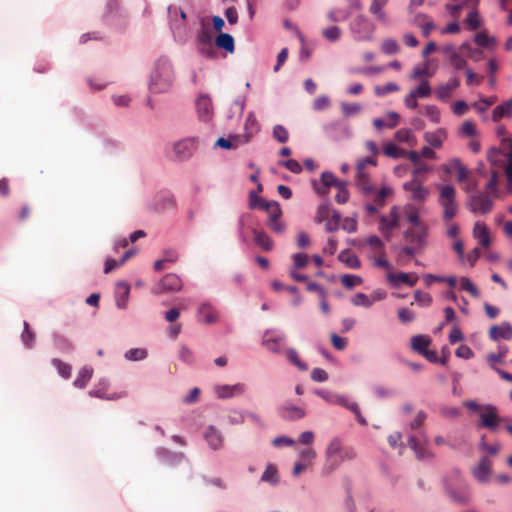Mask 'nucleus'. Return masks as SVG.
Instances as JSON below:
<instances>
[{
    "label": "nucleus",
    "mask_w": 512,
    "mask_h": 512,
    "mask_svg": "<svg viewBox=\"0 0 512 512\" xmlns=\"http://www.w3.org/2000/svg\"><path fill=\"white\" fill-rule=\"evenodd\" d=\"M449 60L455 69H463L467 65L466 60L459 53H453L450 55Z\"/></svg>",
    "instance_id": "obj_62"
},
{
    "label": "nucleus",
    "mask_w": 512,
    "mask_h": 512,
    "mask_svg": "<svg viewBox=\"0 0 512 512\" xmlns=\"http://www.w3.org/2000/svg\"><path fill=\"white\" fill-rule=\"evenodd\" d=\"M427 236V228L424 224L412 226L405 232V238L407 241L416 244L421 248L425 244Z\"/></svg>",
    "instance_id": "obj_15"
},
{
    "label": "nucleus",
    "mask_w": 512,
    "mask_h": 512,
    "mask_svg": "<svg viewBox=\"0 0 512 512\" xmlns=\"http://www.w3.org/2000/svg\"><path fill=\"white\" fill-rule=\"evenodd\" d=\"M386 297V293L384 291H375L370 296L358 293L354 296V305H362L364 307L370 306L375 301L382 300Z\"/></svg>",
    "instance_id": "obj_26"
},
{
    "label": "nucleus",
    "mask_w": 512,
    "mask_h": 512,
    "mask_svg": "<svg viewBox=\"0 0 512 512\" xmlns=\"http://www.w3.org/2000/svg\"><path fill=\"white\" fill-rule=\"evenodd\" d=\"M383 152L385 156L394 159L406 157V151L404 149L399 148L397 145L393 143L384 144Z\"/></svg>",
    "instance_id": "obj_39"
},
{
    "label": "nucleus",
    "mask_w": 512,
    "mask_h": 512,
    "mask_svg": "<svg viewBox=\"0 0 512 512\" xmlns=\"http://www.w3.org/2000/svg\"><path fill=\"white\" fill-rule=\"evenodd\" d=\"M92 374H93L92 368L83 367L79 371L76 379L74 380L73 385L80 389L84 388L87 385V383L90 381V379L92 378Z\"/></svg>",
    "instance_id": "obj_37"
},
{
    "label": "nucleus",
    "mask_w": 512,
    "mask_h": 512,
    "mask_svg": "<svg viewBox=\"0 0 512 512\" xmlns=\"http://www.w3.org/2000/svg\"><path fill=\"white\" fill-rule=\"evenodd\" d=\"M466 206L474 214L486 215L493 209V197L485 191H476L468 195Z\"/></svg>",
    "instance_id": "obj_5"
},
{
    "label": "nucleus",
    "mask_w": 512,
    "mask_h": 512,
    "mask_svg": "<svg viewBox=\"0 0 512 512\" xmlns=\"http://www.w3.org/2000/svg\"><path fill=\"white\" fill-rule=\"evenodd\" d=\"M257 202H258L257 204L252 203V206L253 207L257 206L261 209H264L268 214V221L277 220L281 217L282 210L280 208V205L277 202H275V201L267 202V201H264L263 199H258Z\"/></svg>",
    "instance_id": "obj_22"
},
{
    "label": "nucleus",
    "mask_w": 512,
    "mask_h": 512,
    "mask_svg": "<svg viewBox=\"0 0 512 512\" xmlns=\"http://www.w3.org/2000/svg\"><path fill=\"white\" fill-rule=\"evenodd\" d=\"M347 186L348 182L338 180L331 172H323L320 181H313L315 191L322 195L327 194L328 189L334 187L337 190L335 200L339 204L346 203L349 199Z\"/></svg>",
    "instance_id": "obj_3"
},
{
    "label": "nucleus",
    "mask_w": 512,
    "mask_h": 512,
    "mask_svg": "<svg viewBox=\"0 0 512 512\" xmlns=\"http://www.w3.org/2000/svg\"><path fill=\"white\" fill-rule=\"evenodd\" d=\"M331 342L335 349L337 350H343L348 345V339L338 336L335 333L331 334Z\"/></svg>",
    "instance_id": "obj_64"
},
{
    "label": "nucleus",
    "mask_w": 512,
    "mask_h": 512,
    "mask_svg": "<svg viewBox=\"0 0 512 512\" xmlns=\"http://www.w3.org/2000/svg\"><path fill=\"white\" fill-rule=\"evenodd\" d=\"M204 436L207 443L212 449L217 450L222 447L223 437L220 434V432L216 430L213 426L208 427Z\"/></svg>",
    "instance_id": "obj_31"
},
{
    "label": "nucleus",
    "mask_w": 512,
    "mask_h": 512,
    "mask_svg": "<svg viewBox=\"0 0 512 512\" xmlns=\"http://www.w3.org/2000/svg\"><path fill=\"white\" fill-rule=\"evenodd\" d=\"M404 213L407 216L408 222L412 226L423 224L419 218L417 210L413 206H407L404 210Z\"/></svg>",
    "instance_id": "obj_53"
},
{
    "label": "nucleus",
    "mask_w": 512,
    "mask_h": 512,
    "mask_svg": "<svg viewBox=\"0 0 512 512\" xmlns=\"http://www.w3.org/2000/svg\"><path fill=\"white\" fill-rule=\"evenodd\" d=\"M327 467L330 471L335 470L345 459L346 454L343 451L342 440L334 437L328 444L326 449Z\"/></svg>",
    "instance_id": "obj_6"
},
{
    "label": "nucleus",
    "mask_w": 512,
    "mask_h": 512,
    "mask_svg": "<svg viewBox=\"0 0 512 512\" xmlns=\"http://www.w3.org/2000/svg\"><path fill=\"white\" fill-rule=\"evenodd\" d=\"M231 143L233 144V149H237L238 147L248 143L251 139L249 136L245 134H236L229 136Z\"/></svg>",
    "instance_id": "obj_61"
},
{
    "label": "nucleus",
    "mask_w": 512,
    "mask_h": 512,
    "mask_svg": "<svg viewBox=\"0 0 512 512\" xmlns=\"http://www.w3.org/2000/svg\"><path fill=\"white\" fill-rule=\"evenodd\" d=\"M388 281L394 287H399L401 284H406L409 287H413L418 281V276L415 273L390 272L388 274Z\"/></svg>",
    "instance_id": "obj_16"
},
{
    "label": "nucleus",
    "mask_w": 512,
    "mask_h": 512,
    "mask_svg": "<svg viewBox=\"0 0 512 512\" xmlns=\"http://www.w3.org/2000/svg\"><path fill=\"white\" fill-rule=\"evenodd\" d=\"M195 149L196 142L194 138L182 139L173 145L175 158L180 161L191 157Z\"/></svg>",
    "instance_id": "obj_11"
},
{
    "label": "nucleus",
    "mask_w": 512,
    "mask_h": 512,
    "mask_svg": "<svg viewBox=\"0 0 512 512\" xmlns=\"http://www.w3.org/2000/svg\"><path fill=\"white\" fill-rule=\"evenodd\" d=\"M261 480L263 482H267L272 485L277 484L279 481V478H278V471H277L276 466H274L273 464H268L265 471L263 472V474L261 476Z\"/></svg>",
    "instance_id": "obj_41"
},
{
    "label": "nucleus",
    "mask_w": 512,
    "mask_h": 512,
    "mask_svg": "<svg viewBox=\"0 0 512 512\" xmlns=\"http://www.w3.org/2000/svg\"><path fill=\"white\" fill-rule=\"evenodd\" d=\"M414 299L421 306H429L432 303L431 295L422 291H416L414 293Z\"/></svg>",
    "instance_id": "obj_57"
},
{
    "label": "nucleus",
    "mask_w": 512,
    "mask_h": 512,
    "mask_svg": "<svg viewBox=\"0 0 512 512\" xmlns=\"http://www.w3.org/2000/svg\"><path fill=\"white\" fill-rule=\"evenodd\" d=\"M491 473H492L491 460L486 456L481 457V459L479 460V463L473 469L474 477L480 483H487L490 479Z\"/></svg>",
    "instance_id": "obj_13"
},
{
    "label": "nucleus",
    "mask_w": 512,
    "mask_h": 512,
    "mask_svg": "<svg viewBox=\"0 0 512 512\" xmlns=\"http://www.w3.org/2000/svg\"><path fill=\"white\" fill-rule=\"evenodd\" d=\"M182 289L181 278L174 274H166L153 288L152 293L160 295L166 292H177Z\"/></svg>",
    "instance_id": "obj_8"
},
{
    "label": "nucleus",
    "mask_w": 512,
    "mask_h": 512,
    "mask_svg": "<svg viewBox=\"0 0 512 512\" xmlns=\"http://www.w3.org/2000/svg\"><path fill=\"white\" fill-rule=\"evenodd\" d=\"M416 97H420V98H424V97H427L430 95L431 93V88H430V85L428 83V81H423L418 87L417 89L413 90L412 91Z\"/></svg>",
    "instance_id": "obj_63"
},
{
    "label": "nucleus",
    "mask_w": 512,
    "mask_h": 512,
    "mask_svg": "<svg viewBox=\"0 0 512 512\" xmlns=\"http://www.w3.org/2000/svg\"><path fill=\"white\" fill-rule=\"evenodd\" d=\"M403 188L411 192L412 198L416 201H424L429 194L428 189L415 179L404 183Z\"/></svg>",
    "instance_id": "obj_21"
},
{
    "label": "nucleus",
    "mask_w": 512,
    "mask_h": 512,
    "mask_svg": "<svg viewBox=\"0 0 512 512\" xmlns=\"http://www.w3.org/2000/svg\"><path fill=\"white\" fill-rule=\"evenodd\" d=\"M196 109L202 121H209L213 115V105L209 96L200 95L196 100Z\"/></svg>",
    "instance_id": "obj_17"
},
{
    "label": "nucleus",
    "mask_w": 512,
    "mask_h": 512,
    "mask_svg": "<svg viewBox=\"0 0 512 512\" xmlns=\"http://www.w3.org/2000/svg\"><path fill=\"white\" fill-rule=\"evenodd\" d=\"M279 415L285 420H298L305 416V411L301 407L293 405H282L278 408Z\"/></svg>",
    "instance_id": "obj_24"
},
{
    "label": "nucleus",
    "mask_w": 512,
    "mask_h": 512,
    "mask_svg": "<svg viewBox=\"0 0 512 512\" xmlns=\"http://www.w3.org/2000/svg\"><path fill=\"white\" fill-rule=\"evenodd\" d=\"M285 336L274 331H268L264 335L263 345L271 352L280 353L283 348Z\"/></svg>",
    "instance_id": "obj_14"
},
{
    "label": "nucleus",
    "mask_w": 512,
    "mask_h": 512,
    "mask_svg": "<svg viewBox=\"0 0 512 512\" xmlns=\"http://www.w3.org/2000/svg\"><path fill=\"white\" fill-rule=\"evenodd\" d=\"M383 53L387 55H394L399 51V45L394 39H385L381 45Z\"/></svg>",
    "instance_id": "obj_50"
},
{
    "label": "nucleus",
    "mask_w": 512,
    "mask_h": 512,
    "mask_svg": "<svg viewBox=\"0 0 512 512\" xmlns=\"http://www.w3.org/2000/svg\"><path fill=\"white\" fill-rule=\"evenodd\" d=\"M400 216V208L398 206H393L388 215L380 217L379 230L387 239L390 237V231L399 226Z\"/></svg>",
    "instance_id": "obj_10"
},
{
    "label": "nucleus",
    "mask_w": 512,
    "mask_h": 512,
    "mask_svg": "<svg viewBox=\"0 0 512 512\" xmlns=\"http://www.w3.org/2000/svg\"><path fill=\"white\" fill-rule=\"evenodd\" d=\"M438 203L443 210V220L448 223L458 213L459 205L456 201V189L452 185H439Z\"/></svg>",
    "instance_id": "obj_4"
},
{
    "label": "nucleus",
    "mask_w": 512,
    "mask_h": 512,
    "mask_svg": "<svg viewBox=\"0 0 512 512\" xmlns=\"http://www.w3.org/2000/svg\"><path fill=\"white\" fill-rule=\"evenodd\" d=\"M147 357V351L142 348H132L126 351L125 358L131 361L143 360Z\"/></svg>",
    "instance_id": "obj_48"
},
{
    "label": "nucleus",
    "mask_w": 512,
    "mask_h": 512,
    "mask_svg": "<svg viewBox=\"0 0 512 512\" xmlns=\"http://www.w3.org/2000/svg\"><path fill=\"white\" fill-rule=\"evenodd\" d=\"M489 336L493 341H499L500 339L511 340L512 326L507 322L501 325H494L489 330Z\"/></svg>",
    "instance_id": "obj_23"
},
{
    "label": "nucleus",
    "mask_w": 512,
    "mask_h": 512,
    "mask_svg": "<svg viewBox=\"0 0 512 512\" xmlns=\"http://www.w3.org/2000/svg\"><path fill=\"white\" fill-rule=\"evenodd\" d=\"M366 148L371 152L372 156L360 160L357 164V187L365 199V211L368 214H375L379 208L385 205L386 198L392 194V189L382 187L378 190L370 182L367 169L368 167H376L377 161L373 157L379 154V149L373 141L366 142Z\"/></svg>",
    "instance_id": "obj_1"
},
{
    "label": "nucleus",
    "mask_w": 512,
    "mask_h": 512,
    "mask_svg": "<svg viewBox=\"0 0 512 512\" xmlns=\"http://www.w3.org/2000/svg\"><path fill=\"white\" fill-rule=\"evenodd\" d=\"M413 24L421 29L425 38L429 37L431 32L436 29V24L431 17L424 13H417L413 18Z\"/></svg>",
    "instance_id": "obj_19"
},
{
    "label": "nucleus",
    "mask_w": 512,
    "mask_h": 512,
    "mask_svg": "<svg viewBox=\"0 0 512 512\" xmlns=\"http://www.w3.org/2000/svg\"><path fill=\"white\" fill-rule=\"evenodd\" d=\"M473 236L478 240L479 244L485 248L491 244L489 229L484 223L476 222L473 229Z\"/></svg>",
    "instance_id": "obj_27"
},
{
    "label": "nucleus",
    "mask_w": 512,
    "mask_h": 512,
    "mask_svg": "<svg viewBox=\"0 0 512 512\" xmlns=\"http://www.w3.org/2000/svg\"><path fill=\"white\" fill-rule=\"evenodd\" d=\"M387 2L388 0H371L369 11L378 19H383L384 14L382 13V8Z\"/></svg>",
    "instance_id": "obj_52"
},
{
    "label": "nucleus",
    "mask_w": 512,
    "mask_h": 512,
    "mask_svg": "<svg viewBox=\"0 0 512 512\" xmlns=\"http://www.w3.org/2000/svg\"><path fill=\"white\" fill-rule=\"evenodd\" d=\"M245 135L250 139L259 131V124L253 113H249L244 125Z\"/></svg>",
    "instance_id": "obj_40"
},
{
    "label": "nucleus",
    "mask_w": 512,
    "mask_h": 512,
    "mask_svg": "<svg viewBox=\"0 0 512 512\" xmlns=\"http://www.w3.org/2000/svg\"><path fill=\"white\" fill-rule=\"evenodd\" d=\"M474 42L483 48H493L496 45V38L489 36L487 31H480L474 37Z\"/></svg>",
    "instance_id": "obj_36"
},
{
    "label": "nucleus",
    "mask_w": 512,
    "mask_h": 512,
    "mask_svg": "<svg viewBox=\"0 0 512 512\" xmlns=\"http://www.w3.org/2000/svg\"><path fill=\"white\" fill-rule=\"evenodd\" d=\"M423 137H424V140L432 148L439 149L442 147L443 142L446 140L447 133H446L445 129L439 128L433 132H425Z\"/></svg>",
    "instance_id": "obj_25"
},
{
    "label": "nucleus",
    "mask_w": 512,
    "mask_h": 512,
    "mask_svg": "<svg viewBox=\"0 0 512 512\" xmlns=\"http://www.w3.org/2000/svg\"><path fill=\"white\" fill-rule=\"evenodd\" d=\"M215 46L226 50L228 53L235 51L234 38L228 33H220L215 39Z\"/></svg>",
    "instance_id": "obj_33"
},
{
    "label": "nucleus",
    "mask_w": 512,
    "mask_h": 512,
    "mask_svg": "<svg viewBox=\"0 0 512 512\" xmlns=\"http://www.w3.org/2000/svg\"><path fill=\"white\" fill-rule=\"evenodd\" d=\"M508 352L507 346H500L498 353L494 354L491 353L487 356V361L490 364L491 368H497L495 366L496 363H501L503 359L505 358L506 354Z\"/></svg>",
    "instance_id": "obj_42"
},
{
    "label": "nucleus",
    "mask_w": 512,
    "mask_h": 512,
    "mask_svg": "<svg viewBox=\"0 0 512 512\" xmlns=\"http://www.w3.org/2000/svg\"><path fill=\"white\" fill-rule=\"evenodd\" d=\"M322 35L329 41L334 42L340 38L341 32L337 26H331L323 29Z\"/></svg>",
    "instance_id": "obj_56"
},
{
    "label": "nucleus",
    "mask_w": 512,
    "mask_h": 512,
    "mask_svg": "<svg viewBox=\"0 0 512 512\" xmlns=\"http://www.w3.org/2000/svg\"><path fill=\"white\" fill-rule=\"evenodd\" d=\"M446 492L448 496L456 503L465 504L469 501L470 492L467 484L458 475L455 483H446Z\"/></svg>",
    "instance_id": "obj_7"
},
{
    "label": "nucleus",
    "mask_w": 512,
    "mask_h": 512,
    "mask_svg": "<svg viewBox=\"0 0 512 512\" xmlns=\"http://www.w3.org/2000/svg\"><path fill=\"white\" fill-rule=\"evenodd\" d=\"M213 390L218 398L227 399L243 394L246 387L242 383H237L234 385H215Z\"/></svg>",
    "instance_id": "obj_12"
},
{
    "label": "nucleus",
    "mask_w": 512,
    "mask_h": 512,
    "mask_svg": "<svg viewBox=\"0 0 512 512\" xmlns=\"http://www.w3.org/2000/svg\"><path fill=\"white\" fill-rule=\"evenodd\" d=\"M453 165H454V168L455 170L457 171V180L459 182H464L467 180V174H468V171L467 169L465 168L464 165H462V163L460 162V160L458 159H455L453 161Z\"/></svg>",
    "instance_id": "obj_58"
},
{
    "label": "nucleus",
    "mask_w": 512,
    "mask_h": 512,
    "mask_svg": "<svg viewBox=\"0 0 512 512\" xmlns=\"http://www.w3.org/2000/svg\"><path fill=\"white\" fill-rule=\"evenodd\" d=\"M460 286L461 289L470 293V295L474 298H478L480 296L479 290L472 283V281L467 277L460 278Z\"/></svg>",
    "instance_id": "obj_47"
},
{
    "label": "nucleus",
    "mask_w": 512,
    "mask_h": 512,
    "mask_svg": "<svg viewBox=\"0 0 512 512\" xmlns=\"http://www.w3.org/2000/svg\"><path fill=\"white\" fill-rule=\"evenodd\" d=\"M175 79L171 62L166 58H159L150 74L148 88L150 93L162 94L171 90Z\"/></svg>",
    "instance_id": "obj_2"
},
{
    "label": "nucleus",
    "mask_w": 512,
    "mask_h": 512,
    "mask_svg": "<svg viewBox=\"0 0 512 512\" xmlns=\"http://www.w3.org/2000/svg\"><path fill=\"white\" fill-rule=\"evenodd\" d=\"M198 320L206 324L216 323L219 319L217 310L209 303H202L197 312Z\"/></svg>",
    "instance_id": "obj_20"
},
{
    "label": "nucleus",
    "mask_w": 512,
    "mask_h": 512,
    "mask_svg": "<svg viewBox=\"0 0 512 512\" xmlns=\"http://www.w3.org/2000/svg\"><path fill=\"white\" fill-rule=\"evenodd\" d=\"M512 115V101H507L501 105H498L494 108L492 113L493 121L497 122L504 117H509Z\"/></svg>",
    "instance_id": "obj_35"
},
{
    "label": "nucleus",
    "mask_w": 512,
    "mask_h": 512,
    "mask_svg": "<svg viewBox=\"0 0 512 512\" xmlns=\"http://www.w3.org/2000/svg\"><path fill=\"white\" fill-rule=\"evenodd\" d=\"M481 419V426L494 430L498 427V424L500 422V417L497 414L496 407L492 405H488L485 407V411L481 413L480 415Z\"/></svg>",
    "instance_id": "obj_18"
},
{
    "label": "nucleus",
    "mask_w": 512,
    "mask_h": 512,
    "mask_svg": "<svg viewBox=\"0 0 512 512\" xmlns=\"http://www.w3.org/2000/svg\"><path fill=\"white\" fill-rule=\"evenodd\" d=\"M23 326L24 330L21 334V340L27 348H32L35 341V334L30 330L28 322L24 321Z\"/></svg>",
    "instance_id": "obj_43"
},
{
    "label": "nucleus",
    "mask_w": 512,
    "mask_h": 512,
    "mask_svg": "<svg viewBox=\"0 0 512 512\" xmlns=\"http://www.w3.org/2000/svg\"><path fill=\"white\" fill-rule=\"evenodd\" d=\"M430 343V338L424 335H416L411 339L412 349L421 355L428 349Z\"/></svg>",
    "instance_id": "obj_34"
},
{
    "label": "nucleus",
    "mask_w": 512,
    "mask_h": 512,
    "mask_svg": "<svg viewBox=\"0 0 512 512\" xmlns=\"http://www.w3.org/2000/svg\"><path fill=\"white\" fill-rule=\"evenodd\" d=\"M199 51L204 57H206L208 59L217 58V50H216L215 46L213 45V43L199 46Z\"/></svg>",
    "instance_id": "obj_59"
},
{
    "label": "nucleus",
    "mask_w": 512,
    "mask_h": 512,
    "mask_svg": "<svg viewBox=\"0 0 512 512\" xmlns=\"http://www.w3.org/2000/svg\"><path fill=\"white\" fill-rule=\"evenodd\" d=\"M53 365L57 368L58 373L65 379H68L71 376V366L67 363H64L60 359H53Z\"/></svg>",
    "instance_id": "obj_51"
},
{
    "label": "nucleus",
    "mask_w": 512,
    "mask_h": 512,
    "mask_svg": "<svg viewBox=\"0 0 512 512\" xmlns=\"http://www.w3.org/2000/svg\"><path fill=\"white\" fill-rule=\"evenodd\" d=\"M330 213V205L328 203H323L318 207L315 219L319 223L325 220L327 221L330 218Z\"/></svg>",
    "instance_id": "obj_54"
},
{
    "label": "nucleus",
    "mask_w": 512,
    "mask_h": 512,
    "mask_svg": "<svg viewBox=\"0 0 512 512\" xmlns=\"http://www.w3.org/2000/svg\"><path fill=\"white\" fill-rule=\"evenodd\" d=\"M130 294V286L126 282H118L116 287V304L119 308H125Z\"/></svg>",
    "instance_id": "obj_30"
},
{
    "label": "nucleus",
    "mask_w": 512,
    "mask_h": 512,
    "mask_svg": "<svg viewBox=\"0 0 512 512\" xmlns=\"http://www.w3.org/2000/svg\"><path fill=\"white\" fill-rule=\"evenodd\" d=\"M460 85V81L458 78L454 77L451 78L446 84L439 86L435 93L438 98L445 100L449 98L456 88H458Z\"/></svg>",
    "instance_id": "obj_29"
},
{
    "label": "nucleus",
    "mask_w": 512,
    "mask_h": 512,
    "mask_svg": "<svg viewBox=\"0 0 512 512\" xmlns=\"http://www.w3.org/2000/svg\"><path fill=\"white\" fill-rule=\"evenodd\" d=\"M287 359L295 366L298 367V369L302 371H306L308 369V366L306 363L300 360L299 355L297 351L293 348H290L286 352Z\"/></svg>",
    "instance_id": "obj_46"
},
{
    "label": "nucleus",
    "mask_w": 512,
    "mask_h": 512,
    "mask_svg": "<svg viewBox=\"0 0 512 512\" xmlns=\"http://www.w3.org/2000/svg\"><path fill=\"white\" fill-rule=\"evenodd\" d=\"M485 192L491 194L493 198L499 197L498 192V174L496 171L492 172L491 178L485 186Z\"/></svg>",
    "instance_id": "obj_44"
},
{
    "label": "nucleus",
    "mask_w": 512,
    "mask_h": 512,
    "mask_svg": "<svg viewBox=\"0 0 512 512\" xmlns=\"http://www.w3.org/2000/svg\"><path fill=\"white\" fill-rule=\"evenodd\" d=\"M465 23L467 24V26L470 30H476L480 27L481 20H480V16H479L477 9H472L468 13V15L465 19Z\"/></svg>",
    "instance_id": "obj_45"
},
{
    "label": "nucleus",
    "mask_w": 512,
    "mask_h": 512,
    "mask_svg": "<svg viewBox=\"0 0 512 512\" xmlns=\"http://www.w3.org/2000/svg\"><path fill=\"white\" fill-rule=\"evenodd\" d=\"M399 90V86L395 83H387L383 86H377L375 88V92L379 96H384L388 93L395 92Z\"/></svg>",
    "instance_id": "obj_60"
},
{
    "label": "nucleus",
    "mask_w": 512,
    "mask_h": 512,
    "mask_svg": "<svg viewBox=\"0 0 512 512\" xmlns=\"http://www.w3.org/2000/svg\"><path fill=\"white\" fill-rule=\"evenodd\" d=\"M273 137L279 143H286L289 139V132L284 126L278 124L273 128Z\"/></svg>",
    "instance_id": "obj_49"
},
{
    "label": "nucleus",
    "mask_w": 512,
    "mask_h": 512,
    "mask_svg": "<svg viewBox=\"0 0 512 512\" xmlns=\"http://www.w3.org/2000/svg\"><path fill=\"white\" fill-rule=\"evenodd\" d=\"M395 139L399 142L408 144L414 147L417 144V139L410 129H400L395 133Z\"/></svg>",
    "instance_id": "obj_38"
},
{
    "label": "nucleus",
    "mask_w": 512,
    "mask_h": 512,
    "mask_svg": "<svg viewBox=\"0 0 512 512\" xmlns=\"http://www.w3.org/2000/svg\"><path fill=\"white\" fill-rule=\"evenodd\" d=\"M422 439H418L416 436H410L408 438V445L414 451L415 456L419 460H429L434 457L431 450L428 448V441L426 434L420 432Z\"/></svg>",
    "instance_id": "obj_9"
},
{
    "label": "nucleus",
    "mask_w": 512,
    "mask_h": 512,
    "mask_svg": "<svg viewBox=\"0 0 512 512\" xmlns=\"http://www.w3.org/2000/svg\"><path fill=\"white\" fill-rule=\"evenodd\" d=\"M316 393H317V395H319L321 398H323L325 401H327L330 404L340 405L349 410L352 409V406L349 404L348 400L341 395L334 394L332 392L325 391V390H318Z\"/></svg>",
    "instance_id": "obj_28"
},
{
    "label": "nucleus",
    "mask_w": 512,
    "mask_h": 512,
    "mask_svg": "<svg viewBox=\"0 0 512 512\" xmlns=\"http://www.w3.org/2000/svg\"><path fill=\"white\" fill-rule=\"evenodd\" d=\"M254 242L257 246L262 248L264 251H271L274 247L272 239L264 231H253Z\"/></svg>",
    "instance_id": "obj_32"
},
{
    "label": "nucleus",
    "mask_w": 512,
    "mask_h": 512,
    "mask_svg": "<svg viewBox=\"0 0 512 512\" xmlns=\"http://www.w3.org/2000/svg\"><path fill=\"white\" fill-rule=\"evenodd\" d=\"M178 356L180 360H182L185 363L191 364L194 361V354L192 350L187 347L186 345H181Z\"/></svg>",
    "instance_id": "obj_55"
}]
</instances>
